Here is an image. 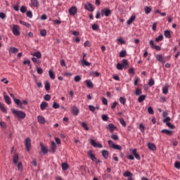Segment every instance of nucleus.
<instances>
[{"label":"nucleus","mask_w":180,"mask_h":180,"mask_svg":"<svg viewBox=\"0 0 180 180\" xmlns=\"http://www.w3.org/2000/svg\"><path fill=\"white\" fill-rule=\"evenodd\" d=\"M90 144H91L93 147H97L98 148H102V147H103L102 144L96 143L94 139H90Z\"/></svg>","instance_id":"obj_10"},{"label":"nucleus","mask_w":180,"mask_h":180,"mask_svg":"<svg viewBox=\"0 0 180 180\" xmlns=\"http://www.w3.org/2000/svg\"><path fill=\"white\" fill-rule=\"evenodd\" d=\"M4 98L5 102H6V103H7V105H11V103H12V102L11 101V97H9V96L4 94Z\"/></svg>","instance_id":"obj_21"},{"label":"nucleus","mask_w":180,"mask_h":180,"mask_svg":"<svg viewBox=\"0 0 180 180\" xmlns=\"http://www.w3.org/2000/svg\"><path fill=\"white\" fill-rule=\"evenodd\" d=\"M155 84V81H154V79L151 78L149 79V82H148L149 86H153Z\"/></svg>","instance_id":"obj_44"},{"label":"nucleus","mask_w":180,"mask_h":180,"mask_svg":"<svg viewBox=\"0 0 180 180\" xmlns=\"http://www.w3.org/2000/svg\"><path fill=\"white\" fill-rule=\"evenodd\" d=\"M20 25H22V26H25V27H28V28L31 27V26H32V25H30V24L22 20H20Z\"/></svg>","instance_id":"obj_31"},{"label":"nucleus","mask_w":180,"mask_h":180,"mask_svg":"<svg viewBox=\"0 0 180 180\" xmlns=\"http://www.w3.org/2000/svg\"><path fill=\"white\" fill-rule=\"evenodd\" d=\"M37 120L41 124H44V123H46V118L41 115L37 117Z\"/></svg>","instance_id":"obj_18"},{"label":"nucleus","mask_w":180,"mask_h":180,"mask_svg":"<svg viewBox=\"0 0 180 180\" xmlns=\"http://www.w3.org/2000/svg\"><path fill=\"white\" fill-rule=\"evenodd\" d=\"M145 13L146 15H148L149 13H151V8L148 6H146L144 8Z\"/></svg>","instance_id":"obj_41"},{"label":"nucleus","mask_w":180,"mask_h":180,"mask_svg":"<svg viewBox=\"0 0 180 180\" xmlns=\"http://www.w3.org/2000/svg\"><path fill=\"white\" fill-rule=\"evenodd\" d=\"M164 39V36H162V34L159 35L158 37L155 38V41H157L158 43V41H162Z\"/></svg>","instance_id":"obj_42"},{"label":"nucleus","mask_w":180,"mask_h":180,"mask_svg":"<svg viewBox=\"0 0 180 180\" xmlns=\"http://www.w3.org/2000/svg\"><path fill=\"white\" fill-rule=\"evenodd\" d=\"M79 124H81L82 127H84V130H86V131L89 130V127H88L86 123L80 122Z\"/></svg>","instance_id":"obj_36"},{"label":"nucleus","mask_w":180,"mask_h":180,"mask_svg":"<svg viewBox=\"0 0 180 180\" xmlns=\"http://www.w3.org/2000/svg\"><path fill=\"white\" fill-rule=\"evenodd\" d=\"M107 129L109 130L110 133H113V131H115L117 127L112 123H110L108 124Z\"/></svg>","instance_id":"obj_12"},{"label":"nucleus","mask_w":180,"mask_h":180,"mask_svg":"<svg viewBox=\"0 0 180 180\" xmlns=\"http://www.w3.org/2000/svg\"><path fill=\"white\" fill-rule=\"evenodd\" d=\"M155 58L157 61H159V63H162V64L165 63V58H164V56L161 54H157L155 55Z\"/></svg>","instance_id":"obj_9"},{"label":"nucleus","mask_w":180,"mask_h":180,"mask_svg":"<svg viewBox=\"0 0 180 180\" xmlns=\"http://www.w3.org/2000/svg\"><path fill=\"white\" fill-rule=\"evenodd\" d=\"M164 34L167 39H171V32L169 30H165Z\"/></svg>","instance_id":"obj_33"},{"label":"nucleus","mask_w":180,"mask_h":180,"mask_svg":"<svg viewBox=\"0 0 180 180\" xmlns=\"http://www.w3.org/2000/svg\"><path fill=\"white\" fill-rule=\"evenodd\" d=\"M111 13L112 11L108 8H103L101 11V16H105L106 18H108V16H110Z\"/></svg>","instance_id":"obj_5"},{"label":"nucleus","mask_w":180,"mask_h":180,"mask_svg":"<svg viewBox=\"0 0 180 180\" xmlns=\"http://www.w3.org/2000/svg\"><path fill=\"white\" fill-rule=\"evenodd\" d=\"M27 18H29V19H32L33 18V13L32 11H29L26 13Z\"/></svg>","instance_id":"obj_43"},{"label":"nucleus","mask_w":180,"mask_h":180,"mask_svg":"<svg viewBox=\"0 0 180 180\" xmlns=\"http://www.w3.org/2000/svg\"><path fill=\"white\" fill-rule=\"evenodd\" d=\"M80 65L82 67H89V65H91V63L86 61L85 59H82L80 60Z\"/></svg>","instance_id":"obj_15"},{"label":"nucleus","mask_w":180,"mask_h":180,"mask_svg":"<svg viewBox=\"0 0 180 180\" xmlns=\"http://www.w3.org/2000/svg\"><path fill=\"white\" fill-rule=\"evenodd\" d=\"M85 84L87 88H94V84H92L91 80H86Z\"/></svg>","instance_id":"obj_27"},{"label":"nucleus","mask_w":180,"mask_h":180,"mask_svg":"<svg viewBox=\"0 0 180 180\" xmlns=\"http://www.w3.org/2000/svg\"><path fill=\"white\" fill-rule=\"evenodd\" d=\"M46 91H50V83L49 82H45Z\"/></svg>","instance_id":"obj_51"},{"label":"nucleus","mask_w":180,"mask_h":180,"mask_svg":"<svg viewBox=\"0 0 180 180\" xmlns=\"http://www.w3.org/2000/svg\"><path fill=\"white\" fill-rule=\"evenodd\" d=\"M148 112L149 115H154V110L153 109V107H148Z\"/></svg>","instance_id":"obj_49"},{"label":"nucleus","mask_w":180,"mask_h":180,"mask_svg":"<svg viewBox=\"0 0 180 180\" xmlns=\"http://www.w3.org/2000/svg\"><path fill=\"white\" fill-rule=\"evenodd\" d=\"M84 9H86V11H89V12H94L95 8H94V5H92L91 3H86L84 4Z\"/></svg>","instance_id":"obj_8"},{"label":"nucleus","mask_w":180,"mask_h":180,"mask_svg":"<svg viewBox=\"0 0 180 180\" xmlns=\"http://www.w3.org/2000/svg\"><path fill=\"white\" fill-rule=\"evenodd\" d=\"M174 167L176 168V169H180V162H176L174 163Z\"/></svg>","instance_id":"obj_61"},{"label":"nucleus","mask_w":180,"mask_h":180,"mask_svg":"<svg viewBox=\"0 0 180 180\" xmlns=\"http://www.w3.org/2000/svg\"><path fill=\"white\" fill-rule=\"evenodd\" d=\"M91 28L93 30H98V29H99V25H98V24H93Z\"/></svg>","instance_id":"obj_52"},{"label":"nucleus","mask_w":180,"mask_h":180,"mask_svg":"<svg viewBox=\"0 0 180 180\" xmlns=\"http://www.w3.org/2000/svg\"><path fill=\"white\" fill-rule=\"evenodd\" d=\"M88 155L91 161H95L96 160V157H95V155H94L91 150L89 151Z\"/></svg>","instance_id":"obj_24"},{"label":"nucleus","mask_w":180,"mask_h":180,"mask_svg":"<svg viewBox=\"0 0 180 180\" xmlns=\"http://www.w3.org/2000/svg\"><path fill=\"white\" fill-rule=\"evenodd\" d=\"M30 1H31L32 5L34 6V8H39V4L38 0H30Z\"/></svg>","instance_id":"obj_26"},{"label":"nucleus","mask_w":180,"mask_h":180,"mask_svg":"<svg viewBox=\"0 0 180 180\" xmlns=\"http://www.w3.org/2000/svg\"><path fill=\"white\" fill-rule=\"evenodd\" d=\"M147 146L151 151H155V150H157V146H155V144L153 143H148Z\"/></svg>","instance_id":"obj_16"},{"label":"nucleus","mask_w":180,"mask_h":180,"mask_svg":"<svg viewBox=\"0 0 180 180\" xmlns=\"http://www.w3.org/2000/svg\"><path fill=\"white\" fill-rule=\"evenodd\" d=\"M124 176H126L127 178H130L131 176H133V174H131V172L127 171L125 172H124L123 174Z\"/></svg>","instance_id":"obj_32"},{"label":"nucleus","mask_w":180,"mask_h":180,"mask_svg":"<svg viewBox=\"0 0 180 180\" xmlns=\"http://www.w3.org/2000/svg\"><path fill=\"white\" fill-rule=\"evenodd\" d=\"M101 154L103 158H105V160H108V158H109V152H108V150H103L101 151Z\"/></svg>","instance_id":"obj_19"},{"label":"nucleus","mask_w":180,"mask_h":180,"mask_svg":"<svg viewBox=\"0 0 180 180\" xmlns=\"http://www.w3.org/2000/svg\"><path fill=\"white\" fill-rule=\"evenodd\" d=\"M111 139L112 140L117 141L119 140V136H117V134H112L111 135Z\"/></svg>","instance_id":"obj_53"},{"label":"nucleus","mask_w":180,"mask_h":180,"mask_svg":"<svg viewBox=\"0 0 180 180\" xmlns=\"http://www.w3.org/2000/svg\"><path fill=\"white\" fill-rule=\"evenodd\" d=\"M49 106V103H47L46 101H43L40 105V109L41 110H44Z\"/></svg>","instance_id":"obj_23"},{"label":"nucleus","mask_w":180,"mask_h":180,"mask_svg":"<svg viewBox=\"0 0 180 180\" xmlns=\"http://www.w3.org/2000/svg\"><path fill=\"white\" fill-rule=\"evenodd\" d=\"M51 146L49 149V152L51 153V154H54L56 153V150H57V144H56V142L54 141H51Z\"/></svg>","instance_id":"obj_7"},{"label":"nucleus","mask_w":180,"mask_h":180,"mask_svg":"<svg viewBox=\"0 0 180 180\" xmlns=\"http://www.w3.org/2000/svg\"><path fill=\"white\" fill-rule=\"evenodd\" d=\"M79 81H81V77H79V75H76L75 77V82H79Z\"/></svg>","instance_id":"obj_60"},{"label":"nucleus","mask_w":180,"mask_h":180,"mask_svg":"<svg viewBox=\"0 0 180 180\" xmlns=\"http://www.w3.org/2000/svg\"><path fill=\"white\" fill-rule=\"evenodd\" d=\"M18 161H19V155L15 154L13 158V162L16 165V164L19 163Z\"/></svg>","instance_id":"obj_22"},{"label":"nucleus","mask_w":180,"mask_h":180,"mask_svg":"<svg viewBox=\"0 0 180 180\" xmlns=\"http://www.w3.org/2000/svg\"><path fill=\"white\" fill-rule=\"evenodd\" d=\"M44 99L45 101H50V99H51V96H50V94H46L44 96Z\"/></svg>","instance_id":"obj_59"},{"label":"nucleus","mask_w":180,"mask_h":180,"mask_svg":"<svg viewBox=\"0 0 180 180\" xmlns=\"http://www.w3.org/2000/svg\"><path fill=\"white\" fill-rule=\"evenodd\" d=\"M120 102L122 103V105H124L126 103V98L124 97H120Z\"/></svg>","instance_id":"obj_54"},{"label":"nucleus","mask_w":180,"mask_h":180,"mask_svg":"<svg viewBox=\"0 0 180 180\" xmlns=\"http://www.w3.org/2000/svg\"><path fill=\"white\" fill-rule=\"evenodd\" d=\"M16 165H17L18 171H19L20 172H22L23 171V165L22 164V162H19Z\"/></svg>","instance_id":"obj_25"},{"label":"nucleus","mask_w":180,"mask_h":180,"mask_svg":"<svg viewBox=\"0 0 180 180\" xmlns=\"http://www.w3.org/2000/svg\"><path fill=\"white\" fill-rule=\"evenodd\" d=\"M22 64L24 65H26V64H27V65H29L30 67V68H32V65L30 64V60H24Z\"/></svg>","instance_id":"obj_48"},{"label":"nucleus","mask_w":180,"mask_h":180,"mask_svg":"<svg viewBox=\"0 0 180 180\" xmlns=\"http://www.w3.org/2000/svg\"><path fill=\"white\" fill-rule=\"evenodd\" d=\"M161 133L167 134V136H171V134H172V131L169 129H162Z\"/></svg>","instance_id":"obj_29"},{"label":"nucleus","mask_w":180,"mask_h":180,"mask_svg":"<svg viewBox=\"0 0 180 180\" xmlns=\"http://www.w3.org/2000/svg\"><path fill=\"white\" fill-rule=\"evenodd\" d=\"M171 117H166L164 120H163V123L166 124V126H167V127H169V129H174V125L172 124H171Z\"/></svg>","instance_id":"obj_6"},{"label":"nucleus","mask_w":180,"mask_h":180,"mask_svg":"<svg viewBox=\"0 0 180 180\" xmlns=\"http://www.w3.org/2000/svg\"><path fill=\"white\" fill-rule=\"evenodd\" d=\"M34 57H36L38 59L41 58V53L40 51L35 52L32 54Z\"/></svg>","instance_id":"obj_28"},{"label":"nucleus","mask_w":180,"mask_h":180,"mask_svg":"<svg viewBox=\"0 0 180 180\" xmlns=\"http://www.w3.org/2000/svg\"><path fill=\"white\" fill-rule=\"evenodd\" d=\"M144 129H145L144 125H143V124H139V129L141 130V131H142V133H143Z\"/></svg>","instance_id":"obj_64"},{"label":"nucleus","mask_w":180,"mask_h":180,"mask_svg":"<svg viewBox=\"0 0 180 180\" xmlns=\"http://www.w3.org/2000/svg\"><path fill=\"white\" fill-rule=\"evenodd\" d=\"M134 94L136 96H139V95H141L142 94L141 89L139 88L136 89Z\"/></svg>","instance_id":"obj_38"},{"label":"nucleus","mask_w":180,"mask_h":180,"mask_svg":"<svg viewBox=\"0 0 180 180\" xmlns=\"http://www.w3.org/2000/svg\"><path fill=\"white\" fill-rule=\"evenodd\" d=\"M110 148H113L114 150H118V151H122V148L120 145H116L113 143V141L109 140L108 141Z\"/></svg>","instance_id":"obj_2"},{"label":"nucleus","mask_w":180,"mask_h":180,"mask_svg":"<svg viewBox=\"0 0 180 180\" xmlns=\"http://www.w3.org/2000/svg\"><path fill=\"white\" fill-rule=\"evenodd\" d=\"M145 100H146V95H141L138 98V102H139V103H141V102H144Z\"/></svg>","instance_id":"obj_30"},{"label":"nucleus","mask_w":180,"mask_h":180,"mask_svg":"<svg viewBox=\"0 0 180 180\" xmlns=\"http://www.w3.org/2000/svg\"><path fill=\"white\" fill-rule=\"evenodd\" d=\"M134 20H136V15H131L129 20H127V25H131V23H133V22H134Z\"/></svg>","instance_id":"obj_20"},{"label":"nucleus","mask_w":180,"mask_h":180,"mask_svg":"<svg viewBox=\"0 0 180 180\" xmlns=\"http://www.w3.org/2000/svg\"><path fill=\"white\" fill-rule=\"evenodd\" d=\"M71 112L75 116H78L79 113V110H78V108H77V106L74 105L71 107Z\"/></svg>","instance_id":"obj_13"},{"label":"nucleus","mask_w":180,"mask_h":180,"mask_svg":"<svg viewBox=\"0 0 180 180\" xmlns=\"http://www.w3.org/2000/svg\"><path fill=\"white\" fill-rule=\"evenodd\" d=\"M120 57L121 58H123L124 57H126V51H124V50L121 51L120 52Z\"/></svg>","instance_id":"obj_46"},{"label":"nucleus","mask_w":180,"mask_h":180,"mask_svg":"<svg viewBox=\"0 0 180 180\" xmlns=\"http://www.w3.org/2000/svg\"><path fill=\"white\" fill-rule=\"evenodd\" d=\"M13 101L15 105H18V106H22V101H20V100H19L18 98H14Z\"/></svg>","instance_id":"obj_37"},{"label":"nucleus","mask_w":180,"mask_h":180,"mask_svg":"<svg viewBox=\"0 0 180 180\" xmlns=\"http://www.w3.org/2000/svg\"><path fill=\"white\" fill-rule=\"evenodd\" d=\"M77 7L75 6H72L70 9H69V13L70 15V16H74V15H75L77 12Z\"/></svg>","instance_id":"obj_14"},{"label":"nucleus","mask_w":180,"mask_h":180,"mask_svg":"<svg viewBox=\"0 0 180 180\" xmlns=\"http://www.w3.org/2000/svg\"><path fill=\"white\" fill-rule=\"evenodd\" d=\"M121 64H122V67H126L127 65V60L123 59L122 60V63Z\"/></svg>","instance_id":"obj_58"},{"label":"nucleus","mask_w":180,"mask_h":180,"mask_svg":"<svg viewBox=\"0 0 180 180\" xmlns=\"http://www.w3.org/2000/svg\"><path fill=\"white\" fill-rule=\"evenodd\" d=\"M20 28L19 27V25H13L12 27V32L14 36H20Z\"/></svg>","instance_id":"obj_4"},{"label":"nucleus","mask_w":180,"mask_h":180,"mask_svg":"<svg viewBox=\"0 0 180 180\" xmlns=\"http://www.w3.org/2000/svg\"><path fill=\"white\" fill-rule=\"evenodd\" d=\"M101 119L102 120H103L104 122H108V119H109V117H108V115H103L101 116Z\"/></svg>","instance_id":"obj_57"},{"label":"nucleus","mask_w":180,"mask_h":180,"mask_svg":"<svg viewBox=\"0 0 180 180\" xmlns=\"http://www.w3.org/2000/svg\"><path fill=\"white\" fill-rule=\"evenodd\" d=\"M37 72L38 74H43V69H41V68L37 67Z\"/></svg>","instance_id":"obj_62"},{"label":"nucleus","mask_w":180,"mask_h":180,"mask_svg":"<svg viewBox=\"0 0 180 180\" xmlns=\"http://www.w3.org/2000/svg\"><path fill=\"white\" fill-rule=\"evenodd\" d=\"M9 53H18L19 51V49L15 47H11L8 50Z\"/></svg>","instance_id":"obj_34"},{"label":"nucleus","mask_w":180,"mask_h":180,"mask_svg":"<svg viewBox=\"0 0 180 180\" xmlns=\"http://www.w3.org/2000/svg\"><path fill=\"white\" fill-rule=\"evenodd\" d=\"M62 169L63 171H67V169H68V164L62 163Z\"/></svg>","instance_id":"obj_40"},{"label":"nucleus","mask_w":180,"mask_h":180,"mask_svg":"<svg viewBox=\"0 0 180 180\" xmlns=\"http://www.w3.org/2000/svg\"><path fill=\"white\" fill-rule=\"evenodd\" d=\"M149 44L152 49H155V50H157L158 51H161V47L160 46L154 44V41L153 40H150L149 41Z\"/></svg>","instance_id":"obj_11"},{"label":"nucleus","mask_w":180,"mask_h":180,"mask_svg":"<svg viewBox=\"0 0 180 180\" xmlns=\"http://www.w3.org/2000/svg\"><path fill=\"white\" fill-rule=\"evenodd\" d=\"M119 122L122 126L126 127V122L123 118H120Z\"/></svg>","instance_id":"obj_50"},{"label":"nucleus","mask_w":180,"mask_h":180,"mask_svg":"<svg viewBox=\"0 0 180 180\" xmlns=\"http://www.w3.org/2000/svg\"><path fill=\"white\" fill-rule=\"evenodd\" d=\"M49 77L51 79H56V75H54V72L53 70L49 71Z\"/></svg>","instance_id":"obj_35"},{"label":"nucleus","mask_w":180,"mask_h":180,"mask_svg":"<svg viewBox=\"0 0 180 180\" xmlns=\"http://www.w3.org/2000/svg\"><path fill=\"white\" fill-rule=\"evenodd\" d=\"M32 61H33L34 64H40V60H39L37 58H32Z\"/></svg>","instance_id":"obj_45"},{"label":"nucleus","mask_w":180,"mask_h":180,"mask_svg":"<svg viewBox=\"0 0 180 180\" xmlns=\"http://www.w3.org/2000/svg\"><path fill=\"white\" fill-rule=\"evenodd\" d=\"M91 75L92 77H99L100 74H99V72H98L97 71H95V72H92L91 73Z\"/></svg>","instance_id":"obj_55"},{"label":"nucleus","mask_w":180,"mask_h":180,"mask_svg":"<svg viewBox=\"0 0 180 180\" xmlns=\"http://www.w3.org/2000/svg\"><path fill=\"white\" fill-rule=\"evenodd\" d=\"M89 110H90V112H95V110H96V108H95V106L92 105H89Z\"/></svg>","instance_id":"obj_47"},{"label":"nucleus","mask_w":180,"mask_h":180,"mask_svg":"<svg viewBox=\"0 0 180 180\" xmlns=\"http://www.w3.org/2000/svg\"><path fill=\"white\" fill-rule=\"evenodd\" d=\"M117 68L118 70H123V66H122V63H117Z\"/></svg>","instance_id":"obj_63"},{"label":"nucleus","mask_w":180,"mask_h":180,"mask_svg":"<svg viewBox=\"0 0 180 180\" xmlns=\"http://www.w3.org/2000/svg\"><path fill=\"white\" fill-rule=\"evenodd\" d=\"M25 146V150L27 152L30 151V148L32 147V140L30 138H26L24 141Z\"/></svg>","instance_id":"obj_3"},{"label":"nucleus","mask_w":180,"mask_h":180,"mask_svg":"<svg viewBox=\"0 0 180 180\" xmlns=\"http://www.w3.org/2000/svg\"><path fill=\"white\" fill-rule=\"evenodd\" d=\"M39 146L41 147V153H43V154H47V153H49V150L47 149V148L44 147L43 143H41Z\"/></svg>","instance_id":"obj_17"},{"label":"nucleus","mask_w":180,"mask_h":180,"mask_svg":"<svg viewBox=\"0 0 180 180\" xmlns=\"http://www.w3.org/2000/svg\"><path fill=\"white\" fill-rule=\"evenodd\" d=\"M40 34L41 36L44 37L46 34H47V31H46V30H41L40 31Z\"/></svg>","instance_id":"obj_56"},{"label":"nucleus","mask_w":180,"mask_h":180,"mask_svg":"<svg viewBox=\"0 0 180 180\" xmlns=\"http://www.w3.org/2000/svg\"><path fill=\"white\" fill-rule=\"evenodd\" d=\"M162 94H164L165 95H167V94H168V86H165L164 87H162Z\"/></svg>","instance_id":"obj_39"},{"label":"nucleus","mask_w":180,"mask_h":180,"mask_svg":"<svg viewBox=\"0 0 180 180\" xmlns=\"http://www.w3.org/2000/svg\"><path fill=\"white\" fill-rule=\"evenodd\" d=\"M11 112L18 117V119H25V117H26V113L22 110H18L15 108H12Z\"/></svg>","instance_id":"obj_1"}]
</instances>
